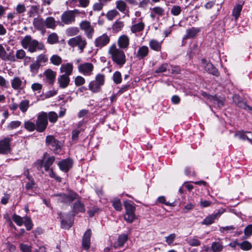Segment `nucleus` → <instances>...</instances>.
<instances>
[{"instance_id":"2f4dec72","label":"nucleus","mask_w":252,"mask_h":252,"mask_svg":"<svg viewBox=\"0 0 252 252\" xmlns=\"http://www.w3.org/2000/svg\"><path fill=\"white\" fill-rule=\"evenodd\" d=\"M30 106V101L27 99H24L22 100L19 105L18 107L20 110L23 112L25 113L28 110L29 107Z\"/></svg>"},{"instance_id":"ddd939ff","label":"nucleus","mask_w":252,"mask_h":252,"mask_svg":"<svg viewBox=\"0 0 252 252\" xmlns=\"http://www.w3.org/2000/svg\"><path fill=\"white\" fill-rule=\"evenodd\" d=\"M11 139L5 138L0 141V154H7L11 151Z\"/></svg>"},{"instance_id":"79ce46f5","label":"nucleus","mask_w":252,"mask_h":252,"mask_svg":"<svg viewBox=\"0 0 252 252\" xmlns=\"http://www.w3.org/2000/svg\"><path fill=\"white\" fill-rule=\"evenodd\" d=\"M119 12L115 9L109 11L106 15L107 19L109 21L113 20L117 16L119 15Z\"/></svg>"},{"instance_id":"f257e3e1","label":"nucleus","mask_w":252,"mask_h":252,"mask_svg":"<svg viewBox=\"0 0 252 252\" xmlns=\"http://www.w3.org/2000/svg\"><path fill=\"white\" fill-rule=\"evenodd\" d=\"M108 54L112 61L119 66H123L126 63V56L124 51L118 48L115 44L109 47Z\"/></svg>"},{"instance_id":"9d476101","label":"nucleus","mask_w":252,"mask_h":252,"mask_svg":"<svg viewBox=\"0 0 252 252\" xmlns=\"http://www.w3.org/2000/svg\"><path fill=\"white\" fill-rule=\"evenodd\" d=\"M109 36L106 33H103L97 36L94 41V45L97 49H101L106 46L110 42Z\"/></svg>"},{"instance_id":"423d86ee","label":"nucleus","mask_w":252,"mask_h":252,"mask_svg":"<svg viewBox=\"0 0 252 252\" xmlns=\"http://www.w3.org/2000/svg\"><path fill=\"white\" fill-rule=\"evenodd\" d=\"M47 114L45 112L39 114L36 121V130L39 132H43L48 125Z\"/></svg>"},{"instance_id":"603ef678","label":"nucleus","mask_w":252,"mask_h":252,"mask_svg":"<svg viewBox=\"0 0 252 252\" xmlns=\"http://www.w3.org/2000/svg\"><path fill=\"white\" fill-rule=\"evenodd\" d=\"M48 61V57L46 55L41 54L39 55L36 58V61L39 64L41 63H45Z\"/></svg>"},{"instance_id":"4c0bfd02","label":"nucleus","mask_w":252,"mask_h":252,"mask_svg":"<svg viewBox=\"0 0 252 252\" xmlns=\"http://www.w3.org/2000/svg\"><path fill=\"white\" fill-rule=\"evenodd\" d=\"M124 26L123 22L119 20H117L112 26V29L115 32H118L120 31Z\"/></svg>"},{"instance_id":"aec40b11","label":"nucleus","mask_w":252,"mask_h":252,"mask_svg":"<svg viewBox=\"0 0 252 252\" xmlns=\"http://www.w3.org/2000/svg\"><path fill=\"white\" fill-rule=\"evenodd\" d=\"M119 48L121 49H125L127 48L129 45V38L126 35L120 36L117 41Z\"/></svg>"},{"instance_id":"39448f33","label":"nucleus","mask_w":252,"mask_h":252,"mask_svg":"<svg viewBox=\"0 0 252 252\" xmlns=\"http://www.w3.org/2000/svg\"><path fill=\"white\" fill-rule=\"evenodd\" d=\"M126 214L124 215V220L128 223H132L135 219V207L128 202H124Z\"/></svg>"},{"instance_id":"09e8293b","label":"nucleus","mask_w":252,"mask_h":252,"mask_svg":"<svg viewBox=\"0 0 252 252\" xmlns=\"http://www.w3.org/2000/svg\"><path fill=\"white\" fill-rule=\"evenodd\" d=\"M25 127L30 131H33L34 129H36V126L31 121H27L25 123Z\"/></svg>"},{"instance_id":"ea45409f","label":"nucleus","mask_w":252,"mask_h":252,"mask_svg":"<svg viewBox=\"0 0 252 252\" xmlns=\"http://www.w3.org/2000/svg\"><path fill=\"white\" fill-rule=\"evenodd\" d=\"M242 9V6L240 4L236 5L233 8L232 15L236 20L239 17Z\"/></svg>"},{"instance_id":"69168bd1","label":"nucleus","mask_w":252,"mask_h":252,"mask_svg":"<svg viewBox=\"0 0 252 252\" xmlns=\"http://www.w3.org/2000/svg\"><path fill=\"white\" fill-rule=\"evenodd\" d=\"M0 86L4 88H7L8 86L7 80L1 75H0Z\"/></svg>"},{"instance_id":"b1692460","label":"nucleus","mask_w":252,"mask_h":252,"mask_svg":"<svg viewBox=\"0 0 252 252\" xmlns=\"http://www.w3.org/2000/svg\"><path fill=\"white\" fill-rule=\"evenodd\" d=\"M200 30L198 28L192 27L187 29L186 33L183 37V39L193 38L200 32Z\"/></svg>"},{"instance_id":"052dcab7","label":"nucleus","mask_w":252,"mask_h":252,"mask_svg":"<svg viewBox=\"0 0 252 252\" xmlns=\"http://www.w3.org/2000/svg\"><path fill=\"white\" fill-rule=\"evenodd\" d=\"M20 249L23 252H32V247L26 244H21Z\"/></svg>"},{"instance_id":"1a4fd4ad","label":"nucleus","mask_w":252,"mask_h":252,"mask_svg":"<svg viewBox=\"0 0 252 252\" xmlns=\"http://www.w3.org/2000/svg\"><path fill=\"white\" fill-rule=\"evenodd\" d=\"M78 69L81 74L89 76L93 74L94 65L91 63L85 62L78 65Z\"/></svg>"},{"instance_id":"e433bc0d","label":"nucleus","mask_w":252,"mask_h":252,"mask_svg":"<svg viewBox=\"0 0 252 252\" xmlns=\"http://www.w3.org/2000/svg\"><path fill=\"white\" fill-rule=\"evenodd\" d=\"M48 42L50 44H55L59 41V37L56 33L53 32L50 34L47 38Z\"/></svg>"},{"instance_id":"5701e85b","label":"nucleus","mask_w":252,"mask_h":252,"mask_svg":"<svg viewBox=\"0 0 252 252\" xmlns=\"http://www.w3.org/2000/svg\"><path fill=\"white\" fill-rule=\"evenodd\" d=\"M73 68V64L68 63L62 64L60 70L61 73H64L63 75H66L69 76L72 74Z\"/></svg>"},{"instance_id":"49530a36","label":"nucleus","mask_w":252,"mask_h":252,"mask_svg":"<svg viewBox=\"0 0 252 252\" xmlns=\"http://www.w3.org/2000/svg\"><path fill=\"white\" fill-rule=\"evenodd\" d=\"M33 23L35 27L38 29H41L43 27V24L44 22L42 19L37 18L34 19Z\"/></svg>"},{"instance_id":"c9c22d12","label":"nucleus","mask_w":252,"mask_h":252,"mask_svg":"<svg viewBox=\"0 0 252 252\" xmlns=\"http://www.w3.org/2000/svg\"><path fill=\"white\" fill-rule=\"evenodd\" d=\"M73 211L75 214L84 212L85 208L83 204L79 201H77L73 206Z\"/></svg>"},{"instance_id":"cd10ccee","label":"nucleus","mask_w":252,"mask_h":252,"mask_svg":"<svg viewBox=\"0 0 252 252\" xmlns=\"http://www.w3.org/2000/svg\"><path fill=\"white\" fill-rule=\"evenodd\" d=\"M128 236L125 234H122L119 236L118 241L113 244V247L115 249L122 247L124 244L127 241Z\"/></svg>"},{"instance_id":"4468645a","label":"nucleus","mask_w":252,"mask_h":252,"mask_svg":"<svg viewBox=\"0 0 252 252\" xmlns=\"http://www.w3.org/2000/svg\"><path fill=\"white\" fill-rule=\"evenodd\" d=\"M26 81L23 82L22 79L18 76H14L11 80V85L12 89L14 90H19L23 89L25 86Z\"/></svg>"},{"instance_id":"393cba45","label":"nucleus","mask_w":252,"mask_h":252,"mask_svg":"<svg viewBox=\"0 0 252 252\" xmlns=\"http://www.w3.org/2000/svg\"><path fill=\"white\" fill-rule=\"evenodd\" d=\"M60 219L62 220L61 221V226L62 228L65 229H69L72 225V221L70 220H65L68 219V216L67 215H63L62 213H59Z\"/></svg>"},{"instance_id":"2eb2a0df","label":"nucleus","mask_w":252,"mask_h":252,"mask_svg":"<svg viewBox=\"0 0 252 252\" xmlns=\"http://www.w3.org/2000/svg\"><path fill=\"white\" fill-rule=\"evenodd\" d=\"M224 210L222 211H219L215 214H213L206 217L203 221L201 222L202 224L208 225L212 224L215 222L216 219H218L220 215L224 212Z\"/></svg>"},{"instance_id":"6e6d98bb","label":"nucleus","mask_w":252,"mask_h":252,"mask_svg":"<svg viewBox=\"0 0 252 252\" xmlns=\"http://www.w3.org/2000/svg\"><path fill=\"white\" fill-rule=\"evenodd\" d=\"M13 221L18 225L21 226L23 224V220L22 218L17 215H14L13 216Z\"/></svg>"},{"instance_id":"f704fd0d","label":"nucleus","mask_w":252,"mask_h":252,"mask_svg":"<svg viewBox=\"0 0 252 252\" xmlns=\"http://www.w3.org/2000/svg\"><path fill=\"white\" fill-rule=\"evenodd\" d=\"M116 7L121 12H124L126 8V4L125 1L119 0L116 1Z\"/></svg>"},{"instance_id":"37998d69","label":"nucleus","mask_w":252,"mask_h":252,"mask_svg":"<svg viewBox=\"0 0 252 252\" xmlns=\"http://www.w3.org/2000/svg\"><path fill=\"white\" fill-rule=\"evenodd\" d=\"M114 208L118 211H121L122 209V205L120 200L118 198H114L112 201Z\"/></svg>"},{"instance_id":"a19ab883","label":"nucleus","mask_w":252,"mask_h":252,"mask_svg":"<svg viewBox=\"0 0 252 252\" xmlns=\"http://www.w3.org/2000/svg\"><path fill=\"white\" fill-rule=\"evenodd\" d=\"M79 30L76 27H71L66 29V34L68 36H72L77 35L79 33Z\"/></svg>"},{"instance_id":"3c124183","label":"nucleus","mask_w":252,"mask_h":252,"mask_svg":"<svg viewBox=\"0 0 252 252\" xmlns=\"http://www.w3.org/2000/svg\"><path fill=\"white\" fill-rule=\"evenodd\" d=\"M75 84L77 86H81L85 84V79L81 76H77L74 79Z\"/></svg>"},{"instance_id":"e2e57ef3","label":"nucleus","mask_w":252,"mask_h":252,"mask_svg":"<svg viewBox=\"0 0 252 252\" xmlns=\"http://www.w3.org/2000/svg\"><path fill=\"white\" fill-rule=\"evenodd\" d=\"M29 180V182L26 184L25 188L27 189H32L35 185V182L33 178H30Z\"/></svg>"},{"instance_id":"9b49d317","label":"nucleus","mask_w":252,"mask_h":252,"mask_svg":"<svg viewBox=\"0 0 252 252\" xmlns=\"http://www.w3.org/2000/svg\"><path fill=\"white\" fill-rule=\"evenodd\" d=\"M202 66L208 73L216 76L219 75L218 70L211 63H207L205 59L202 60Z\"/></svg>"},{"instance_id":"680f3d73","label":"nucleus","mask_w":252,"mask_h":252,"mask_svg":"<svg viewBox=\"0 0 252 252\" xmlns=\"http://www.w3.org/2000/svg\"><path fill=\"white\" fill-rule=\"evenodd\" d=\"M175 237V234H171L169 236L165 237V241L169 245H171L173 242Z\"/></svg>"},{"instance_id":"864d4df0","label":"nucleus","mask_w":252,"mask_h":252,"mask_svg":"<svg viewBox=\"0 0 252 252\" xmlns=\"http://www.w3.org/2000/svg\"><path fill=\"white\" fill-rule=\"evenodd\" d=\"M181 8L179 5H174L171 9V13L175 16H177L180 14Z\"/></svg>"},{"instance_id":"c756f323","label":"nucleus","mask_w":252,"mask_h":252,"mask_svg":"<svg viewBox=\"0 0 252 252\" xmlns=\"http://www.w3.org/2000/svg\"><path fill=\"white\" fill-rule=\"evenodd\" d=\"M46 27L48 29H55L57 25L55 19L52 17H47L44 21Z\"/></svg>"},{"instance_id":"de8ad7c7","label":"nucleus","mask_w":252,"mask_h":252,"mask_svg":"<svg viewBox=\"0 0 252 252\" xmlns=\"http://www.w3.org/2000/svg\"><path fill=\"white\" fill-rule=\"evenodd\" d=\"M40 64L37 62L32 63L30 66V71L33 74H36L40 67Z\"/></svg>"},{"instance_id":"58836bf2","label":"nucleus","mask_w":252,"mask_h":252,"mask_svg":"<svg viewBox=\"0 0 252 252\" xmlns=\"http://www.w3.org/2000/svg\"><path fill=\"white\" fill-rule=\"evenodd\" d=\"M50 61L54 65L58 66L62 63V59L59 56L54 55L50 58Z\"/></svg>"},{"instance_id":"6e6552de","label":"nucleus","mask_w":252,"mask_h":252,"mask_svg":"<svg viewBox=\"0 0 252 252\" xmlns=\"http://www.w3.org/2000/svg\"><path fill=\"white\" fill-rule=\"evenodd\" d=\"M79 13L76 9L65 11L61 16L62 21L65 24H70L75 21V16Z\"/></svg>"},{"instance_id":"6ab92c4d","label":"nucleus","mask_w":252,"mask_h":252,"mask_svg":"<svg viewBox=\"0 0 252 252\" xmlns=\"http://www.w3.org/2000/svg\"><path fill=\"white\" fill-rule=\"evenodd\" d=\"M72 163L71 159L67 158L59 162L58 165L62 171L67 172L72 167Z\"/></svg>"},{"instance_id":"0e129e2a","label":"nucleus","mask_w":252,"mask_h":252,"mask_svg":"<svg viewBox=\"0 0 252 252\" xmlns=\"http://www.w3.org/2000/svg\"><path fill=\"white\" fill-rule=\"evenodd\" d=\"M25 220L24 223L26 228L28 230H30L32 227V224L31 220L30 218L27 217L25 218Z\"/></svg>"},{"instance_id":"7ed1b4c3","label":"nucleus","mask_w":252,"mask_h":252,"mask_svg":"<svg viewBox=\"0 0 252 252\" xmlns=\"http://www.w3.org/2000/svg\"><path fill=\"white\" fill-rule=\"evenodd\" d=\"M105 76L103 74L98 73L94 80L91 81L89 84V90L94 93H97L101 91V87L104 85Z\"/></svg>"},{"instance_id":"338daca9","label":"nucleus","mask_w":252,"mask_h":252,"mask_svg":"<svg viewBox=\"0 0 252 252\" xmlns=\"http://www.w3.org/2000/svg\"><path fill=\"white\" fill-rule=\"evenodd\" d=\"M21 122L18 121H12L9 123L8 127L10 129H14L20 126Z\"/></svg>"},{"instance_id":"f3484780","label":"nucleus","mask_w":252,"mask_h":252,"mask_svg":"<svg viewBox=\"0 0 252 252\" xmlns=\"http://www.w3.org/2000/svg\"><path fill=\"white\" fill-rule=\"evenodd\" d=\"M47 155V153H45L44 154V158L43 160L38 161L40 164V166H41L43 163V160H44V167L45 170L46 171H48V170H49L50 167L54 163L55 160V158L54 156L49 157L47 158H46L45 157Z\"/></svg>"},{"instance_id":"bb28decb","label":"nucleus","mask_w":252,"mask_h":252,"mask_svg":"<svg viewBox=\"0 0 252 252\" xmlns=\"http://www.w3.org/2000/svg\"><path fill=\"white\" fill-rule=\"evenodd\" d=\"M149 50L147 46H142L137 50L136 57L139 59H142L148 56Z\"/></svg>"},{"instance_id":"a878e982","label":"nucleus","mask_w":252,"mask_h":252,"mask_svg":"<svg viewBox=\"0 0 252 252\" xmlns=\"http://www.w3.org/2000/svg\"><path fill=\"white\" fill-rule=\"evenodd\" d=\"M70 82V78L69 76L66 75H60L58 78V83L59 84V86L61 88H66Z\"/></svg>"},{"instance_id":"bf43d9fd","label":"nucleus","mask_w":252,"mask_h":252,"mask_svg":"<svg viewBox=\"0 0 252 252\" xmlns=\"http://www.w3.org/2000/svg\"><path fill=\"white\" fill-rule=\"evenodd\" d=\"M15 56L18 59H23L26 56V52L23 49H20L16 51Z\"/></svg>"},{"instance_id":"7c9ffc66","label":"nucleus","mask_w":252,"mask_h":252,"mask_svg":"<svg viewBox=\"0 0 252 252\" xmlns=\"http://www.w3.org/2000/svg\"><path fill=\"white\" fill-rule=\"evenodd\" d=\"M247 134L244 132H239L235 134L236 136H238L239 139L242 140H248L252 144V133L251 132H246Z\"/></svg>"},{"instance_id":"a211bd4d","label":"nucleus","mask_w":252,"mask_h":252,"mask_svg":"<svg viewBox=\"0 0 252 252\" xmlns=\"http://www.w3.org/2000/svg\"><path fill=\"white\" fill-rule=\"evenodd\" d=\"M233 100L238 107L249 111H252V108L250 106L248 105L245 102H243L242 100V98L238 95H234L233 96Z\"/></svg>"},{"instance_id":"f03ea898","label":"nucleus","mask_w":252,"mask_h":252,"mask_svg":"<svg viewBox=\"0 0 252 252\" xmlns=\"http://www.w3.org/2000/svg\"><path fill=\"white\" fill-rule=\"evenodd\" d=\"M22 47L28 49L30 53H34L37 51L46 50L44 45L35 39H33L30 35H26L21 41Z\"/></svg>"},{"instance_id":"412c9836","label":"nucleus","mask_w":252,"mask_h":252,"mask_svg":"<svg viewBox=\"0 0 252 252\" xmlns=\"http://www.w3.org/2000/svg\"><path fill=\"white\" fill-rule=\"evenodd\" d=\"M47 82L50 84H53L55 80L56 72L51 69H47L44 72Z\"/></svg>"},{"instance_id":"72a5a7b5","label":"nucleus","mask_w":252,"mask_h":252,"mask_svg":"<svg viewBox=\"0 0 252 252\" xmlns=\"http://www.w3.org/2000/svg\"><path fill=\"white\" fill-rule=\"evenodd\" d=\"M223 247L222 243L220 242H213L211 246L213 252H220L222 250Z\"/></svg>"},{"instance_id":"4be33fe9","label":"nucleus","mask_w":252,"mask_h":252,"mask_svg":"<svg viewBox=\"0 0 252 252\" xmlns=\"http://www.w3.org/2000/svg\"><path fill=\"white\" fill-rule=\"evenodd\" d=\"M91 230L88 229L84 234L82 239V246L85 249H89L91 244Z\"/></svg>"},{"instance_id":"f8f14e48","label":"nucleus","mask_w":252,"mask_h":252,"mask_svg":"<svg viewBox=\"0 0 252 252\" xmlns=\"http://www.w3.org/2000/svg\"><path fill=\"white\" fill-rule=\"evenodd\" d=\"M46 144L52 147L55 154H58V150L61 148L58 140L56 139L52 135H48L46 138Z\"/></svg>"},{"instance_id":"5fc2aeb1","label":"nucleus","mask_w":252,"mask_h":252,"mask_svg":"<svg viewBox=\"0 0 252 252\" xmlns=\"http://www.w3.org/2000/svg\"><path fill=\"white\" fill-rule=\"evenodd\" d=\"M169 65L167 63H163L159 66L155 72L156 73H162L165 72L167 69L168 70Z\"/></svg>"},{"instance_id":"8fccbe9b","label":"nucleus","mask_w":252,"mask_h":252,"mask_svg":"<svg viewBox=\"0 0 252 252\" xmlns=\"http://www.w3.org/2000/svg\"><path fill=\"white\" fill-rule=\"evenodd\" d=\"M113 80L114 82L117 84L121 83L122 76L121 74L119 71H116L115 72H114L113 76Z\"/></svg>"},{"instance_id":"0eeeda50","label":"nucleus","mask_w":252,"mask_h":252,"mask_svg":"<svg viewBox=\"0 0 252 252\" xmlns=\"http://www.w3.org/2000/svg\"><path fill=\"white\" fill-rule=\"evenodd\" d=\"M79 27L82 31H84L85 35L88 39L93 38L94 29L90 22L87 20L83 21L79 24Z\"/></svg>"},{"instance_id":"774afa93","label":"nucleus","mask_w":252,"mask_h":252,"mask_svg":"<svg viewBox=\"0 0 252 252\" xmlns=\"http://www.w3.org/2000/svg\"><path fill=\"white\" fill-rule=\"evenodd\" d=\"M153 11L158 15H162L164 13V10L160 7H155L153 8Z\"/></svg>"},{"instance_id":"20e7f679","label":"nucleus","mask_w":252,"mask_h":252,"mask_svg":"<svg viewBox=\"0 0 252 252\" xmlns=\"http://www.w3.org/2000/svg\"><path fill=\"white\" fill-rule=\"evenodd\" d=\"M67 43L72 47H77L80 53H82L84 51L87 45L86 39L81 35H77L75 37L70 38L68 40Z\"/></svg>"},{"instance_id":"c03bdc74","label":"nucleus","mask_w":252,"mask_h":252,"mask_svg":"<svg viewBox=\"0 0 252 252\" xmlns=\"http://www.w3.org/2000/svg\"><path fill=\"white\" fill-rule=\"evenodd\" d=\"M239 247L243 251H249L252 249V245L249 241H245L240 243Z\"/></svg>"},{"instance_id":"dca6fc26","label":"nucleus","mask_w":252,"mask_h":252,"mask_svg":"<svg viewBox=\"0 0 252 252\" xmlns=\"http://www.w3.org/2000/svg\"><path fill=\"white\" fill-rule=\"evenodd\" d=\"M58 195L59 196V201L65 203H70L78 197L77 194L73 192L70 193L68 195H66L64 194H60Z\"/></svg>"},{"instance_id":"473e14b6","label":"nucleus","mask_w":252,"mask_h":252,"mask_svg":"<svg viewBox=\"0 0 252 252\" xmlns=\"http://www.w3.org/2000/svg\"><path fill=\"white\" fill-rule=\"evenodd\" d=\"M145 27L143 22H141L137 24H134L131 27V31L133 33H136L142 31Z\"/></svg>"},{"instance_id":"a18cd8bd","label":"nucleus","mask_w":252,"mask_h":252,"mask_svg":"<svg viewBox=\"0 0 252 252\" xmlns=\"http://www.w3.org/2000/svg\"><path fill=\"white\" fill-rule=\"evenodd\" d=\"M187 243L191 246L197 247L200 246L201 242L195 238H190L186 240Z\"/></svg>"},{"instance_id":"c85d7f7f","label":"nucleus","mask_w":252,"mask_h":252,"mask_svg":"<svg viewBox=\"0 0 252 252\" xmlns=\"http://www.w3.org/2000/svg\"><path fill=\"white\" fill-rule=\"evenodd\" d=\"M162 42H159L157 40L152 39L149 42L150 48L157 52H159L161 50Z\"/></svg>"},{"instance_id":"4d7b16f0","label":"nucleus","mask_w":252,"mask_h":252,"mask_svg":"<svg viewBox=\"0 0 252 252\" xmlns=\"http://www.w3.org/2000/svg\"><path fill=\"white\" fill-rule=\"evenodd\" d=\"M49 120L50 122L55 123L58 119V115L54 112H50L48 115Z\"/></svg>"},{"instance_id":"13d9d810","label":"nucleus","mask_w":252,"mask_h":252,"mask_svg":"<svg viewBox=\"0 0 252 252\" xmlns=\"http://www.w3.org/2000/svg\"><path fill=\"white\" fill-rule=\"evenodd\" d=\"M244 233L247 237L252 235V224H249L247 226L244 230Z\"/></svg>"}]
</instances>
